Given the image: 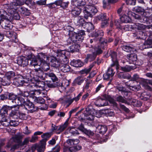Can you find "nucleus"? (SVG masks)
Here are the masks:
<instances>
[{
  "mask_svg": "<svg viewBox=\"0 0 152 152\" xmlns=\"http://www.w3.org/2000/svg\"><path fill=\"white\" fill-rule=\"evenodd\" d=\"M69 118L67 119L64 124L58 126V132H57V134H60L61 132H63L68 126L69 124Z\"/></svg>",
  "mask_w": 152,
  "mask_h": 152,
  "instance_id": "19",
  "label": "nucleus"
},
{
  "mask_svg": "<svg viewBox=\"0 0 152 152\" xmlns=\"http://www.w3.org/2000/svg\"><path fill=\"white\" fill-rule=\"evenodd\" d=\"M96 105L98 107L104 106L108 104L107 101L105 99L101 98L98 99L95 102Z\"/></svg>",
  "mask_w": 152,
  "mask_h": 152,
  "instance_id": "15",
  "label": "nucleus"
},
{
  "mask_svg": "<svg viewBox=\"0 0 152 152\" xmlns=\"http://www.w3.org/2000/svg\"><path fill=\"white\" fill-rule=\"evenodd\" d=\"M121 21L123 23H128L130 22L131 19L129 16H128L126 14L124 15L120 18Z\"/></svg>",
  "mask_w": 152,
  "mask_h": 152,
  "instance_id": "37",
  "label": "nucleus"
},
{
  "mask_svg": "<svg viewBox=\"0 0 152 152\" xmlns=\"http://www.w3.org/2000/svg\"><path fill=\"white\" fill-rule=\"evenodd\" d=\"M35 73L36 75L39 79L38 80H44L46 77V73L44 74L42 70L40 68L34 69Z\"/></svg>",
  "mask_w": 152,
  "mask_h": 152,
  "instance_id": "9",
  "label": "nucleus"
},
{
  "mask_svg": "<svg viewBox=\"0 0 152 152\" xmlns=\"http://www.w3.org/2000/svg\"><path fill=\"white\" fill-rule=\"evenodd\" d=\"M45 148V144H42L40 145H38L37 150V152H43Z\"/></svg>",
  "mask_w": 152,
  "mask_h": 152,
  "instance_id": "44",
  "label": "nucleus"
},
{
  "mask_svg": "<svg viewBox=\"0 0 152 152\" xmlns=\"http://www.w3.org/2000/svg\"><path fill=\"white\" fill-rule=\"evenodd\" d=\"M19 11L21 13L25 15H29L30 14L29 10L23 7H22L20 8Z\"/></svg>",
  "mask_w": 152,
  "mask_h": 152,
  "instance_id": "34",
  "label": "nucleus"
},
{
  "mask_svg": "<svg viewBox=\"0 0 152 152\" xmlns=\"http://www.w3.org/2000/svg\"><path fill=\"white\" fill-rule=\"evenodd\" d=\"M10 119L18 120V118L22 120H26L27 117L25 113L18 112L17 111L12 110L9 115Z\"/></svg>",
  "mask_w": 152,
  "mask_h": 152,
  "instance_id": "6",
  "label": "nucleus"
},
{
  "mask_svg": "<svg viewBox=\"0 0 152 152\" xmlns=\"http://www.w3.org/2000/svg\"><path fill=\"white\" fill-rule=\"evenodd\" d=\"M33 98L34 99V102L37 103L42 104L45 102V100L41 97L37 98L34 96Z\"/></svg>",
  "mask_w": 152,
  "mask_h": 152,
  "instance_id": "35",
  "label": "nucleus"
},
{
  "mask_svg": "<svg viewBox=\"0 0 152 152\" xmlns=\"http://www.w3.org/2000/svg\"><path fill=\"white\" fill-rule=\"evenodd\" d=\"M122 49L125 51L127 52H130L131 51H133L134 49L132 48L131 46L128 45H124L122 47Z\"/></svg>",
  "mask_w": 152,
  "mask_h": 152,
  "instance_id": "39",
  "label": "nucleus"
},
{
  "mask_svg": "<svg viewBox=\"0 0 152 152\" xmlns=\"http://www.w3.org/2000/svg\"><path fill=\"white\" fill-rule=\"evenodd\" d=\"M23 4V2L19 0H16V2H12L10 4V8L8 9L7 11L10 14V17L12 18V19L18 20L20 19V15L16 11L17 8L16 6L22 5Z\"/></svg>",
  "mask_w": 152,
  "mask_h": 152,
  "instance_id": "2",
  "label": "nucleus"
},
{
  "mask_svg": "<svg viewBox=\"0 0 152 152\" xmlns=\"http://www.w3.org/2000/svg\"><path fill=\"white\" fill-rule=\"evenodd\" d=\"M22 138L23 137L21 134L20 133H17L14 137L11 138L8 142V144L7 145V147H10L11 145L10 143L12 141L17 143L18 144H20L21 142Z\"/></svg>",
  "mask_w": 152,
  "mask_h": 152,
  "instance_id": "8",
  "label": "nucleus"
},
{
  "mask_svg": "<svg viewBox=\"0 0 152 152\" xmlns=\"http://www.w3.org/2000/svg\"><path fill=\"white\" fill-rule=\"evenodd\" d=\"M85 79V78L82 75L78 76L75 79L73 83L74 85H80L83 82Z\"/></svg>",
  "mask_w": 152,
  "mask_h": 152,
  "instance_id": "17",
  "label": "nucleus"
},
{
  "mask_svg": "<svg viewBox=\"0 0 152 152\" xmlns=\"http://www.w3.org/2000/svg\"><path fill=\"white\" fill-rule=\"evenodd\" d=\"M47 86L50 88H54L58 86L59 84L58 83H52L50 82L47 84Z\"/></svg>",
  "mask_w": 152,
  "mask_h": 152,
  "instance_id": "46",
  "label": "nucleus"
},
{
  "mask_svg": "<svg viewBox=\"0 0 152 152\" xmlns=\"http://www.w3.org/2000/svg\"><path fill=\"white\" fill-rule=\"evenodd\" d=\"M80 47L79 45L75 44L70 46L69 50L70 52L72 53L77 52L79 51Z\"/></svg>",
  "mask_w": 152,
  "mask_h": 152,
  "instance_id": "29",
  "label": "nucleus"
},
{
  "mask_svg": "<svg viewBox=\"0 0 152 152\" xmlns=\"http://www.w3.org/2000/svg\"><path fill=\"white\" fill-rule=\"evenodd\" d=\"M38 60H37L36 59H32L30 62V65L31 66H34L35 67L37 65H40V63L38 62V61H39L38 58Z\"/></svg>",
  "mask_w": 152,
  "mask_h": 152,
  "instance_id": "47",
  "label": "nucleus"
},
{
  "mask_svg": "<svg viewBox=\"0 0 152 152\" xmlns=\"http://www.w3.org/2000/svg\"><path fill=\"white\" fill-rule=\"evenodd\" d=\"M1 19L0 20V24H1L2 21L4 22L2 23V26L6 30L11 29L12 28V25L11 21L12 18L8 15V16L5 15L4 14L1 15Z\"/></svg>",
  "mask_w": 152,
  "mask_h": 152,
  "instance_id": "3",
  "label": "nucleus"
},
{
  "mask_svg": "<svg viewBox=\"0 0 152 152\" xmlns=\"http://www.w3.org/2000/svg\"><path fill=\"white\" fill-rule=\"evenodd\" d=\"M150 95L148 94L147 92H144L142 93L140 96V98L142 100L146 101L149 99Z\"/></svg>",
  "mask_w": 152,
  "mask_h": 152,
  "instance_id": "36",
  "label": "nucleus"
},
{
  "mask_svg": "<svg viewBox=\"0 0 152 152\" xmlns=\"http://www.w3.org/2000/svg\"><path fill=\"white\" fill-rule=\"evenodd\" d=\"M48 57L43 53H40L38 56V59L39 61L40 64L41 65L42 69L45 71H47L49 69V66L47 63Z\"/></svg>",
  "mask_w": 152,
  "mask_h": 152,
  "instance_id": "5",
  "label": "nucleus"
},
{
  "mask_svg": "<svg viewBox=\"0 0 152 152\" xmlns=\"http://www.w3.org/2000/svg\"><path fill=\"white\" fill-rule=\"evenodd\" d=\"M17 96L13 93H9L8 94V99L9 100H11L12 102L15 104L17 101Z\"/></svg>",
  "mask_w": 152,
  "mask_h": 152,
  "instance_id": "27",
  "label": "nucleus"
},
{
  "mask_svg": "<svg viewBox=\"0 0 152 152\" xmlns=\"http://www.w3.org/2000/svg\"><path fill=\"white\" fill-rule=\"evenodd\" d=\"M2 118L1 121V125L4 126H9L10 124V122L9 120L8 119L7 117V116H3V115H2Z\"/></svg>",
  "mask_w": 152,
  "mask_h": 152,
  "instance_id": "26",
  "label": "nucleus"
},
{
  "mask_svg": "<svg viewBox=\"0 0 152 152\" xmlns=\"http://www.w3.org/2000/svg\"><path fill=\"white\" fill-rule=\"evenodd\" d=\"M94 50V51L93 53L96 55V56L97 55L101 54L102 52V51L99 46H98V47L97 46H95Z\"/></svg>",
  "mask_w": 152,
  "mask_h": 152,
  "instance_id": "43",
  "label": "nucleus"
},
{
  "mask_svg": "<svg viewBox=\"0 0 152 152\" xmlns=\"http://www.w3.org/2000/svg\"><path fill=\"white\" fill-rule=\"evenodd\" d=\"M46 77H50L53 81H55L57 80V78L56 75L52 72L47 73H46Z\"/></svg>",
  "mask_w": 152,
  "mask_h": 152,
  "instance_id": "38",
  "label": "nucleus"
},
{
  "mask_svg": "<svg viewBox=\"0 0 152 152\" xmlns=\"http://www.w3.org/2000/svg\"><path fill=\"white\" fill-rule=\"evenodd\" d=\"M35 79L34 78H33L31 80V82L26 85L27 88L31 89L35 87H36V84L35 83Z\"/></svg>",
  "mask_w": 152,
  "mask_h": 152,
  "instance_id": "40",
  "label": "nucleus"
},
{
  "mask_svg": "<svg viewBox=\"0 0 152 152\" xmlns=\"http://www.w3.org/2000/svg\"><path fill=\"white\" fill-rule=\"evenodd\" d=\"M105 113L108 115L111 116L114 115V113L111 109H107L105 110Z\"/></svg>",
  "mask_w": 152,
  "mask_h": 152,
  "instance_id": "58",
  "label": "nucleus"
},
{
  "mask_svg": "<svg viewBox=\"0 0 152 152\" xmlns=\"http://www.w3.org/2000/svg\"><path fill=\"white\" fill-rule=\"evenodd\" d=\"M84 21L83 18H78L76 20H75V22L77 24V25L80 26L82 25L84 22Z\"/></svg>",
  "mask_w": 152,
  "mask_h": 152,
  "instance_id": "48",
  "label": "nucleus"
},
{
  "mask_svg": "<svg viewBox=\"0 0 152 152\" xmlns=\"http://www.w3.org/2000/svg\"><path fill=\"white\" fill-rule=\"evenodd\" d=\"M74 1L79 8H82L83 10L85 9V7L84 5L86 4L85 0H75Z\"/></svg>",
  "mask_w": 152,
  "mask_h": 152,
  "instance_id": "23",
  "label": "nucleus"
},
{
  "mask_svg": "<svg viewBox=\"0 0 152 152\" xmlns=\"http://www.w3.org/2000/svg\"><path fill=\"white\" fill-rule=\"evenodd\" d=\"M97 129L99 131V133L102 134L105 133L107 130L106 126L102 125H99L97 127Z\"/></svg>",
  "mask_w": 152,
  "mask_h": 152,
  "instance_id": "32",
  "label": "nucleus"
},
{
  "mask_svg": "<svg viewBox=\"0 0 152 152\" xmlns=\"http://www.w3.org/2000/svg\"><path fill=\"white\" fill-rule=\"evenodd\" d=\"M148 80L145 79L141 78L139 82V85L140 84L143 86H146L147 85Z\"/></svg>",
  "mask_w": 152,
  "mask_h": 152,
  "instance_id": "54",
  "label": "nucleus"
},
{
  "mask_svg": "<svg viewBox=\"0 0 152 152\" xmlns=\"http://www.w3.org/2000/svg\"><path fill=\"white\" fill-rule=\"evenodd\" d=\"M51 64L52 66L55 67H59L60 68L61 64L60 61L58 60L55 58H53L51 61Z\"/></svg>",
  "mask_w": 152,
  "mask_h": 152,
  "instance_id": "25",
  "label": "nucleus"
},
{
  "mask_svg": "<svg viewBox=\"0 0 152 152\" xmlns=\"http://www.w3.org/2000/svg\"><path fill=\"white\" fill-rule=\"evenodd\" d=\"M24 107L25 108L31 112H33L37 109L36 107H35L33 104L30 101H28L25 104Z\"/></svg>",
  "mask_w": 152,
  "mask_h": 152,
  "instance_id": "12",
  "label": "nucleus"
},
{
  "mask_svg": "<svg viewBox=\"0 0 152 152\" xmlns=\"http://www.w3.org/2000/svg\"><path fill=\"white\" fill-rule=\"evenodd\" d=\"M10 41L15 43L18 41L17 34L16 33H13V35L10 38Z\"/></svg>",
  "mask_w": 152,
  "mask_h": 152,
  "instance_id": "45",
  "label": "nucleus"
},
{
  "mask_svg": "<svg viewBox=\"0 0 152 152\" xmlns=\"http://www.w3.org/2000/svg\"><path fill=\"white\" fill-rule=\"evenodd\" d=\"M70 64L75 67H81L83 65V63L79 60H73L70 62Z\"/></svg>",
  "mask_w": 152,
  "mask_h": 152,
  "instance_id": "20",
  "label": "nucleus"
},
{
  "mask_svg": "<svg viewBox=\"0 0 152 152\" xmlns=\"http://www.w3.org/2000/svg\"><path fill=\"white\" fill-rule=\"evenodd\" d=\"M110 56L113 63L111 64V66H113L115 65L116 66H117L118 64L117 59V54L116 53L113 51L111 52L110 54Z\"/></svg>",
  "mask_w": 152,
  "mask_h": 152,
  "instance_id": "16",
  "label": "nucleus"
},
{
  "mask_svg": "<svg viewBox=\"0 0 152 152\" xmlns=\"http://www.w3.org/2000/svg\"><path fill=\"white\" fill-rule=\"evenodd\" d=\"M64 56V58L61 60H61L60 61L61 65L64 64H67L68 63L69 61L67 58L65 56Z\"/></svg>",
  "mask_w": 152,
  "mask_h": 152,
  "instance_id": "56",
  "label": "nucleus"
},
{
  "mask_svg": "<svg viewBox=\"0 0 152 152\" xmlns=\"http://www.w3.org/2000/svg\"><path fill=\"white\" fill-rule=\"evenodd\" d=\"M60 69L62 72H66L70 71V67L68 65L64 64L61 66Z\"/></svg>",
  "mask_w": 152,
  "mask_h": 152,
  "instance_id": "33",
  "label": "nucleus"
},
{
  "mask_svg": "<svg viewBox=\"0 0 152 152\" xmlns=\"http://www.w3.org/2000/svg\"><path fill=\"white\" fill-rule=\"evenodd\" d=\"M28 59L25 57H20L18 58L17 63L19 66H26L28 65Z\"/></svg>",
  "mask_w": 152,
  "mask_h": 152,
  "instance_id": "11",
  "label": "nucleus"
},
{
  "mask_svg": "<svg viewBox=\"0 0 152 152\" xmlns=\"http://www.w3.org/2000/svg\"><path fill=\"white\" fill-rule=\"evenodd\" d=\"M134 10L136 12L143 13L144 9L140 7H136L134 8Z\"/></svg>",
  "mask_w": 152,
  "mask_h": 152,
  "instance_id": "49",
  "label": "nucleus"
},
{
  "mask_svg": "<svg viewBox=\"0 0 152 152\" xmlns=\"http://www.w3.org/2000/svg\"><path fill=\"white\" fill-rule=\"evenodd\" d=\"M36 87L39 88L37 90L34 89V94L35 95L36 94L43 95L44 94L42 92V91L45 89V85L43 81H40L39 80H35Z\"/></svg>",
  "mask_w": 152,
  "mask_h": 152,
  "instance_id": "7",
  "label": "nucleus"
},
{
  "mask_svg": "<svg viewBox=\"0 0 152 152\" xmlns=\"http://www.w3.org/2000/svg\"><path fill=\"white\" fill-rule=\"evenodd\" d=\"M15 120H11L10 121V125L11 126H17L18 124V120L15 119Z\"/></svg>",
  "mask_w": 152,
  "mask_h": 152,
  "instance_id": "52",
  "label": "nucleus"
},
{
  "mask_svg": "<svg viewBox=\"0 0 152 152\" xmlns=\"http://www.w3.org/2000/svg\"><path fill=\"white\" fill-rule=\"evenodd\" d=\"M141 78H140L139 75L137 74L134 75L131 78V80H129V83H132V81H135L136 82H139L140 79Z\"/></svg>",
  "mask_w": 152,
  "mask_h": 152,
  "instance_id": "41",
  "label": "nucleus"
},
{
  "mask_svg": "<svg viewBox=\"0 0 152 152\" xmlns=\"http://www.w3.org/2000/svg\"><path fill=\"white\" fill-rule=\"evenodd\" d=\"M83 132L88 136H92L94 134L93 132L90 130H88L86 129Z\"/></svg>",
  "mask_w": 152,
  "mask_h": 152,
  "instance_id": "61",
  "label": "nucleus"
},
{
  "mask_svg": "<svg viewBox=\"0 0 152 152\" xmlns=\"http://www.w3.org/2000/svg\"><path fill=\"white\" fill-rule=\"evenodd\" d=\"M46 0H40L36 1V4L39 5H45L46 3Z\"/></svg>",
  "mask_w": 152,
  "mask_h": 152,
  "instance_id": "62",
  "label": "nucleus"
},
{
  "mask_svg": "<svg viewBox=\"0 0 152 152\" xmlns=\"http://www.w3.org/2000/svg\"><path fill=\"white\" fill-rule=\"evenodd\" d=\"M66 131L68 133H70L71 135H76L79 134L78 131L73 127L68 128L66 129Z\"/></svg>",
  "mask_w": 152,
  "mask_h": 152,
  "instance_id": "21",
  "label": "nucleus"
},
{
  "mask_svg": "<svg viewBox=\"0 0 152 152\" xmlns=\"http://www.w3.org/2000/svg\"><path fill=\"white\" fill-rule=\"evenodd\" d=\"M68 29H69L68 35L69 36V38L68 39V41L71 40L72 42L75 43H79L82 42L83 40V36L85 35V32L83 30H80L77 33H76L73 31L74 28L70 26H68Z\"/></svg>",
  "mask_w": 152,
  "mask_h": 152,
  "instance_id": "1",
  "label": "nucleus"
},
{
  "mask_svg": "<svg viewBox=\"0 0 152 152\" xmlns=\"http://www.w3.org/2000/svg\"><path fill=\"white\" fill-rule=\"evenodd\" d=\"M55 3L56 6H60L63 8H65L67 7L69 2L64 0H58L55 2Z\"/></svg>",
  "mask_w": 152,
  "mask_h": 152,
  "instance_id": "18",
  "label": "nucleus"
},
{
  "mask_svg": "<svg viewBox=\"0 0 152 152\" xmlns=\"http://www.w3.org/2000/svg\"><path fill=\"white\" fill-rule=\"evenodd\" d=\"M11 106L10 107L7 105H5L3 107L1 110V112H2V113L4 115H3V116H6L8 110L12 108H11Z\"/></svg>",
  "mask_w": 152,
  "mask_h": 152,
  "instance_id": "31",
  "label": "nucleus"
},
{
  "mask_svg": "<svg viewBox=\"0 0 152 152\" xmlns=\"http://www.w3.org/2000/svg\"><path fill=\"white\" fill-rule=\"evenodd\" d=\"M60 146L58 145H57L54 147L53 148V150L52 152H60Z\"/></svg>",
  "mask_w": 152,
  "mask_h": 152,
  "instance_id": "64",
  "label": "nucleus"
},
{
  "mask_svg": "<svg viewBox=\"0 0 152 152\" xmlns=\"http://www.w3.org/2000/svg\"><path fill=\"white\" fill-rule=\"evenodd\" d=\"M5 76L11 81V79L13 78L15 76V74L13 72L10 71L6 73Z\"/></svg>",
  "mask_w": 152,
  "mask_h": 152,
  "instance_id": "42",
  "label": "nucleus"
},
{
  "mask_svg": "<svg viewBox=\"0 0 152 152\" xmlns=\"http://www.w3.org/2000/svg\"><path fill=\"white\" fill-rule=\"evenodd\" d=\"M8 93H5L4 94H1L0 95V99L2 100H6L8 97Z\"/></svg>",
  "mask_w": 152,
  "mask_h": 152,
  "instance_id": "53",
  "label": "nucleus"
},
{
  "mask_svg": "<svg viewBox=\"0 0 152 152\" xmlns=\"http://www.w3.org/2000/svg\"><path fill=\"white\" fill-rule=\"evenodd\" d=\"M104 32L102 30L95 31L93 32L92 36L95 37L99 36V38H101V37L103 36Z\"/></svg>",
  "mask_w": 152,
  "mask_h": 152,
  "instance_id": "30",
  "label": "nucleus"
},
{
  "mask_svg": "<svg viewBox=\"0 0 152 152\" xmlns=\"http://www.w3.org/2000/svg\"><path fill=\"white\" fill-rule=\"evenodd\" d=\"M108 75H109L111 77H113L114 73L115 72L113 71V69L112 68H109L108 69L107 72Z\"/></svg>",
  "mask_w": 152,
  "mask_h": 152,
  "instance_id": "59",
  "label": "nucleus"
},
{
  "mask_svg": "<svg viewBox=\"0 0 152 152\" xmlns=\"http://www.w3.org/2000/svg\"><path fill=\"white\" fill-rule=\"evenodd\" d=\"M87 58L89 61H91L94 60L96 58V56L93 53L91 54H88L87 55Z\"/></svg>",
  "mask_w": 152,
  "mask_h": 152,
  "instance_id": "50",
  "label": "nucleus"
},
{
  "mask_svg": "<svg viewBox=\"0 0 152 152\" xmlns=\"http://www.w3.org/2000/svg\"><path fill=\"white\" fill-rule=\"evenodd\" d=\"M126 3L127 4L130 5H135L136 4L135 0H126Z\"/></svg>",
  "mask_w": 152,
  "mask_h": 152,
  "instance_id": "63",
  "label": "nucleus"
},
{
  "mask_svg": "<svg viewBox=\"0 0 152 152\" xmlns=\"http://www.w3.org/2000/svg\"><path fill=\"white\" fill-rule=\"evenodd\" d=\"M131 83L128 82L126 83V85L129 87L130 89H132L134 91H137L140 89L141 87L140 85L138 84L136 86H131Z\"/></svg>",
  "mask_w": 152,
  "mask_h": 152,
  "instance_id": "22",
  "label": "nucleus"
},
{
  "mask_svg": "<svg viewBox=\"0 0 152 152\" xmlns=\"http://www.w3.org/2000/svg\"><path fill=\"white\" fill-rule=\"evenodd\" d=\"M11 29H9V31H5L4 32V34L6 36L10 38L13 35V33H15L11 30Z\"/></svg>",
  "mask_w": 152,
  "mask_h": 152,
  "instance_id": "51",
  "label": "nucleus"
},
{
  "mask_svg": "<svg viewBox=\"0 0 152 152\" xmlns=\"http://www.w3.org/2000/svg\"><path fill=\"white\" fill-rule=\"evenodd\" d=\"M0 81L2 84L4 86L9 85L11 82V81L5 76L1 78Z\"/></svg>",
  "mask_w": 152,
  "mask_h": 152,
  "instance_id": "28",
  "label": "nucleus"
},
{
  "mask_svg": "<svg viewBox=\"0 0 152 152\" xmlns=\"http://www.w3.org/2000/svg\"><path fill=\"white\" fill-rule=\"evenodd\" d=\"M69 151L70 152H75L76 151L75 146L70 147L69 148H66V149H64L63 152H68Z\"/></svg>",
  "mask_w": 152,
  "mask_h": 152,
  "instance_id": "57",
  "label": "nucleus"
},
{
  "mask_svg": "<svg viewBox=\"0 0 152 152\" xmlns=\"http://www.w3.org/2000/svg\"><path fill=\"white\" fill-rule=\"evenodd\" d=\"M97 12V10L95 6L88 5L85 6V8L83 11L84 13V16L86 19H87L88 17H92Z\"/></svg>",
  "mask_w": 152,
  "mask_h": 152,
  "instance_id": "4",
  "label": "nucleus"
},
{
  "mask_svg": "<svg viewBox=\"0 0 152 152\" xmlns=\"http://www.w3.org/2000/svg\"><path fill=\"white\" fill-rule=\"evenodd\" d=\"M116 100L117 101L123 103H126L127 102L125 99L121 96H119L117 98Z\"/></svg>",
  "mask_w": 152,
  "mask_h": 152,
  "instance_id": "55",
  "label": "nucleus"
},
{
  "mask_svg": "<svg viewBox=\"0 0 152 152\" xmlns=\"http://www.w3.org/2000/svg\"><path fill=\"white\" fill-rule=\"evenodd\" d=\"M125 14L127 15L128 16H129L130 18L131 16H134L135 14L134 13L132 12V11H129L128 9L125 11Z\"/></svg>",
  "mask_w": 152,
  "mask_h": 152,
  "instance_id": "60",
  "label": "nucleus"
},
{
  "mask_svg": "<svg viewBox=\"0 0 152 152\" xmlns=\"http://www.w3.org/2000/svg\"><path fill=\"white\" fill-rule=\"evenodd\" d=\"M126 57L129 64H134L137 60V56L135 54L131 53L127 55Z\"/></svg>",
  "mask_w": 152,
  "mask_h": 152,
  "instance_id": "14",
  "label": "nucleus"
},
{
  "mask_svg": "<svg viewBox=\"0 0 152 152\" xmlns=\"http://www.w3.org/2000/svg\"><path fill=\"white\" fill-rule=\"evenodd\" d=\"M25 100L23 98L21 97H17V101H16L15 104L11 106V108H15L17 107V108H19V106L23 107L25 104L26 103Z\"/></svg>",
  "mask_w": 152,
  "mask_h": 152,
  "instance_id": "10",
  "label": "nucleus"
},
{
  "mask_svg": "<svg viewBox=\"0 0 152 152\" xmlns=\"http://www.w3.org/2000/svg\"><path fill=\"white\" fill-rule=\"evenodd\" d=\"M82 10H83L82 8L76 7L74 9L72 10L71 13L72 15L75 16H76L80 14Z\"/></svg>",
  "mask_w": 152,
  "mask_h": 152,
  "instance_id": "24",
  "label": "nucleus"
},
{
  "mask_svg": "<svg viewBox=\"0 0 152 152\" xmlns=\"http://www.w3.org/2000/svg\"><path fill=\"white\" fill-rule=\"evenodd\" d=\"M26 79H23L22 77L16 78L13 80V84L16 86H23L24 83H27Z\"/></svg>",
  "mask_w": 152,
  "mask_h": 152,
  "instance_id": "13",
  "label": "nucleus"
}]
</instances>
